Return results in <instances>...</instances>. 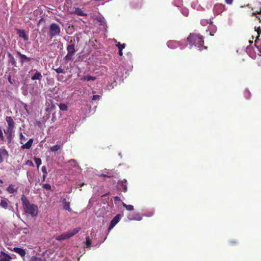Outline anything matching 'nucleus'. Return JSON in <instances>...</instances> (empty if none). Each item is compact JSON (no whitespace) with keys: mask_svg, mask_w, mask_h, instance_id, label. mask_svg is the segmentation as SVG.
I'll list each match as a JSON object with an SVG mask.
<instances>
[{"mask_svg":"<svg viewBox=\"0 0 261 261\" xmlns=\"http://www.w3.org/2000/svg\"><path fill=\"white\" fill-rule=\"evenodd\" d=\"M21 200L24 212L27 214H30L32 217L37 215L38 210L36 205L31 204L27 197L24 195L21 196Z\"/></svg>","mask_w":261,"mask_h":261,"instance_id":"f257e3e1","label":"nucleus"},{"mask_svg":"<svg viewBox=\"0 0 261 261\" xmlns=\"http://www.w3.org/2000/svg\"><path fill=\"white\" fill-rule=\"evenodd\" d=\"M187 40L191 45L197 46L199 50H202L207 48V47L203 45L204 40L203 37L199 35L190 34L187 38Z\"/></svg>","mask_w":261,"mask_h":261,"instance_id":"f03ea898","label":"nucleus"},{"mask_svg":"<svg viewBox=\"0 0 261 261\" xmlns=\"http://www.w3.org/2000/svg\"><path fill=\"white\" fill-rule=\"evenodd\" d=\"M6 120L8 123L7 128L4 130V133L7 136L8 143H10L13 139L15 122L11 116H7Z\"/></svg>","mask_w":261,"mask_h":261,"instance_id":"7ed1b4c3","label":"nucleus"},{"mask_svg":"<svg viewBox=\"0 0 261 261\" xmlns=\"http://www.w3.org/2000/svg\"><path fill=\"white\" fill-rule=\"evenodd\" d=\"M61 33V28L59 24L52 23L49 26L48 36L50 39L58 36Z\"/></svg>","mask_w":261,"mask_h":261,"instance_id":"20e7f679","label":"nucleus"},{"mask_svg":"<svg viewBox=\"0 0 261 261\" xmlns=\"http://www.w3.org/2000/svg\"><path fill=\"white\" fill-rule=\"evenodd\" d=\"M81 230V227H76L72 230L63 233L61 235L58 236L56 237V239L58 241H62L68 239L75 234L77 233Z\"/></svg>","mask_w":261,"mask_h":261,"instance_id":"39448f33","label":"nucleus"},{"mask_svg":"<svg viewBox=\"0 0 261 261\" xmlns=\"http://www.w3.org/2000/svg\"><path fill=\"white\" fill-rule=\"evenodd\" d=\"M120 215L117 214L116 216H115L113 219L111 220L110 222V224L109 227V231L112 229L116 225L117 223L119 222L120 219Z\"/></svg>","mask_w":261,"mask_h":261,"instance_id":"423d86ee","label":"nucleus"},{"mask_svg":"<svg viewBox=\"0 0 261 261\" xmlns=\"http://www.w3.org/2000/svg\"><path fill=\"white\" fill-rule=\"evenodd\" d=\"M167 45L168 47L171 49H175L180 46L181 44L180 42L176 40H170L167 42Z\"/></svg>","mask_w":261,"mask_h":261,"instance_id":"0eeeda50","label":"nucleus"},{"mask_svg":"<svg viewBox=\"0 0 261 261\" xmlns=\"http://www.w3.org/2000/svg\"><path fill=\"white\" fill-rule=\"evenodd\" d=\"M17 54L20 57V62L22 64L24 62H31L32 60L34 61L35 59L28 57L25 55L22 54L20 52L17 51Z\"/></svg>","mask_w":261,"mask_h":261,"instance_id":"6e6552de","label":"nucleus"},{"mask_svg":"<svg viewBox=\"0 0 261 261\" xmlns=\"http://www.w3.org/2000/svg\"><path fill=\"white\" fill-rule=\"evenodd\" d=\"M127 182L126 179H123L119 181L118 183L119 190L122 192H126L127 191Z\"/></svg>","mask_w":261,"mask_h":261,"instance_id":"1a4fd4ad","label":"nucleus"},{"mask_svg":"<svg viewBox=\"0 0 261 261\" xmlns=\"http://www.w3.org/2000/svg\"><path fill=\"white\" fill-rule=\"evenodd\" d=\"M17 34L19 36V37L23 38L24 41H28L29 40V37L26 34L25 31L24 30L21 29H17Z\"/></svg>","mask_w":261,"mask_h":261,"instance_id":"9d476101","label":"nucleus"},{"mask_svg":"<svg viewBox=\"0 0 261 261\" xmlns=\"http://www.w3.org/2000/svg\"><path fill=\"white\" fill-rule=\"evenodd\" d=\"M12 251L18 253L19 254L21 257H23L25 256L26 254V252L25 249L19 248V247H14L12 249H11Z\"/></svg>","mask_w":261,"mask_h":261,"instance_id":"9b49d317","label":"nucleus"},{"mask_svg":"<svg viewBox=\"0 0 261 261\" xmlns=\"http://www.w3.org/2000/svg\"><path fill=\"white\" fill-rule=\"evenodd\" d=\"M74 40H73V42ZM70 43H71L70 45H68L67 47V50L68 53L74 55L76 52V50L74 47V44L73 43V41L72 40H70Z\"/></svg>","mask_w":261,"mask_h":261,"instance_id":"f8f14e48","label":"nucleus"},{"mask_svg":"<svg viewBox=\"0 0 261 261\" xmlns=\"http://www.w3.org/2000/svg\"><path fill=\"white\" fill-rule=\"evenodd\" d=\"M70 14H75L79 16H87V14L84 12L80 8H75L74 11H70Z\"/></svg>","mask_w":261,"mask_h":261,"instance_id":"ddd939ff","label":"nucleus"},{"mask_svg":"<svg viewBox=\"0 0 261 261\" xmlns=\"http://www.w3.org/2000/svg\"><path fill=\"white\" fill-rule=\"evenodd\" d=\"M62 202L63 205V208L64 210L66 211H68L69 212H71L72 211V209L70 207V202L67 201L66 200V199L65 198H62Z\"/></svg>","mask_w":261,"mask_h":261,"instance_id":"4468645a","label":"nucleus"},{"mask_svg":"<svg viewBox=\"0 0 261 261\" xmlns=\"http://www.w3.org/2000/svg\"><path fill=\"white\" fill-rule=\"evenodd\" d=\"M12 257L6 253L2 251L0 255V261H11Z\"/></svg>","mask_w":261,"mask_h":261,"instance_id":"2eb2a0df","label":"nucleus"},{"mask_svg":"<svg viewBox=\"0 0 261 261\" xmlns=\"http://www.w3.org/2000/svg\"><path fill=\"white\" fill-rule=\"evenodd\" d=\"M33 71H35V73H34V74L32 76L31 80L33 81H35V80L40 81L42 79V75L41 73L36 69L33 70Z\"/></svg>","mask_w":261,"mask_h":261,"instance_id":"dca6fc26","label":"nucleus"},{"mask_svg":"<svg viewBox=\"0 0 261 261\" xmlns=\"http://www.w3.org/2000/svg\"><path fill=\"white\" fill-rule=\"evenodd\" d=\"M7 56L9 59V62L11 63L12 66H16V62L13 56L10 53L7 54Z\"/></svg>","mask_w":261,"mask_h":261,"instance_id":"f3484780","label":"nucleus"},{"mask_svg":"<svg viewBox=\"0 0 261 261\" xmlns=\"http://www.w3.org/2000/svg\"><path fill=\"white\" fill-rule=\"evenodd\" d=\"M33 142V139H30L25 144H23L21 146V148L22 149H29L31 147Z\"/></svg>","mask_w":261,"mask_h":261,"instance_id":"a211bd4d","label":"nucleus"},{"mask_svg":"<svg viewBox=\"0 0 261 261\" xmlns=\"http://www.w3.org/2000/svg\"><path fill=\"white\" fill-rule=\"evenodd\" d=\"M8 152L5 149H0V163L3 161V157L8 156Z\"/></svg>","mask_w":261,"mask_h":261,"instance_id":"6ab92c4d","label":"nucleus"},{"mask_svg":"<svg viewBox=\"0 0 261 261\" xmlns=\"http://www.w3.org/2000/svg\"><path fill=\"white\" fill-rule=\"evenodd\" d=\"M17 189L15 188V186L13 185H10L7 188V191L10 194H13L17 191Z\"/></svg>","mask_w":261,"mask_h":261,"instance_id":"aec40b11","label":"nucleus"},{"mask_svg":"<svg viewBox=\"0 0 261 261\" xmlns=\"http://www.w3.org/2000/svg\"><path fill=\"white\" fill-rule=\"evenodd\" d=\"M95 79H96V77L94 76H92L91 75H87V76H84L81 79V80L90 81H94Z\"/></svg>","mask_w":261,"mask_h":261,"instance_id":"412c9836","label":"nucleus"},{"mask_svg":"<svg viewBox=\"0 0 261 261\" xmlns=\"http://www.w3.org/2000/svg\"><path fill=\"white\" fill-rule=\"evenodd\" d=\"M224 6L221 4L216 5L214 7L215 10H216L217 9L219 10V11L218 12L219 13H222L224 10Z\"/></svg>","mask_w":261,"mask_h":261,"instance_id":"4be33fe9","label":"nucleus"},{"mask_svg":"<svg viewBox=\"0 0 261 261\" xmlns=\"http://www.w3.org/2000/svg\"><path fill=\"white\" fill-rule=\"evenodd\" d=\"M122 204L128 211H133L134 210V206L132 205H127L123 202H122Z\"/></svg>","mask_w":261,"mask_h":261,"instance_id":"5701e85b","label":"nucleus"},{"mask_svg":"<svg viewBox=\"0 0 261 261\" xmlns=\"http://www.w3.org/2000/svg\"><path fill=\"white\" fill-rule=\"evenodd\" d=\"M59 109L61 111H67L68 109V106L65 103H60L58 105Z\"/></svg>","mask_w":261,"mask_h":261,"instance_id":"b1692460","label":"nucleus"},{"mask_svg":"<svg viewBox=\"0 0 261 261\" xmlns=\"http://www.w3.org/2000/svg\"><path fill=\"white\" fill-rule=\"evenodd\" d=\"M61 148V146L59 145H56L50 147V150L52 152H56L59 150Z\"/></svg>","mask_w":261,"mask_h":261,"instance_id":"393cba45","label":"nucleus"},{"mask_svg":"<svg viewBox=\"0 0 261 261\" xmlns=\"http://www.w3.org/2000/svg\"><path fill=\"white\" fill-rule=\"evenodd\" d=\"M0 205L2 207L6 209L8 207V202H7V201L6 200H2L1 201V203H0Z\"/></svg>","mask_w":261,"mask_h":261,"instance_id":"a878e982","label":"nucleus"},{"mask_svg":"<svg viewBox=\"0 0 261 261\" xmlns=\"http://www.w3.org/2000/svg\"><path fill=\"white\" fill-rule=\"evenodd\" d=\"M34 160L36 163V164L37 165V168L38 169L40 165L42 163V161H41V160L40 159V158H36L35 157L34 158Z\"/></svg>","mask_w":261,"mask_h":261,"instance_id":"bb28decb","label":"nucleus"},{"mask_svg":"<svg viewBox=\"0 0 261 261\" xmlns=\"http://www.w3.org/2000/svg\"><path fill=\"white\" fill-rule=\"evenodd\" d=\"M107 173H108V174H106L102 173L100 175V176L104 177H107L108 178H111L113 176V174L111 173H113L112 171H108V172H107Z\"/></svg>","mask_w":261,"mask_h":261,"instance_id":"cd10ccee","label":"nucleus"},{"mask_svg":"<svg viewBox=\"0 0 261 261\" xmlns=\"http://www.w3.org/2000/svg\"><path fill=\"white\" fill-rule=\"evenodd\" d=\"M91 241L90 239L89 238V237H86V247H87V248L90 247H91Z\"/></svg>","mask_w":261,"mask_h":261,"instance_id":"c85d7f7f","label":"nucleus"},{"mask_svg":"<svg viewBox=\"0 0 261 261\" xmlns=\"http://www.w3.org/2000/svg\"><path fill=\"white\" fill-rule=\"evenodd\" d=\"M30 261H45V259H43L40 257L36 256H32L30 259Z\"/></svg>","mask_w":261,"mask_h":261,"instance_id":"c756f323","label":"nucleus"},{"mask_svg":"<svg viewBox=\"0 0 261 261\" xmlns=\"http://www.w3.org/2000/svg\"><path fill=\"white\" fill-rule=\"evenodd\" d=\"M116 46L119 49L122 50L125 48L126 45L125 43L121 44L120 42H118L116 44Z\"/></svg>","mask_w":261,"mask_h":261,"instance_id":"7c9ffc66","label":"nucleus"},{"mask_svg":"<svg viewBox=\"0 0 261 261\" xmlns=\"http://www.w3.org/2000/svg\"><path fill=\"white\" fill-rule=\"evenodd\" d=\"M211 23H212V21H211V20L202 19V20H201V24L202 25H205L206 24Z\"/></svg>","mask_w":261,"mask_h":261,"instance_id":"2f4dec72","label":"nucleus"},{"mask_svg":"<svg viewBox=\"0 0 261 261\" xmlns=\"http://www.w3.org/2000/svg\"><path fill=\"white\" fill-rule=\"evenodd\" d=\"M68 163L71 165V166H77V163L76 161L73 159L69 160Z\"/></svg>","mask_w":261,"mask_h":261,"instance_id":"473e14b6","label":"nucleus"},{"mask_svg":"<svg viewBox=\"0 0 261 261\" xmlns=\"http://www.w3.org/2000/svg\"><path fill=\"white\" fill-rule=\"evenodd\" d=\"M0 141L2 142H4L5 141V139L4 138L3 132L2 128L0 127Z\"/></svg>","mask_w":261,"mask_h":261,"instance_id":"72a5a7b5","label":"nucleus"},{"mask_svg":"<svg viewBox=\"0 0 261 261\" xmlns=\"http://www.w3.org/2000/svg\"><path fill=\"white\" fill-rule=\"evenodd\" d=\"M20 144H23V142L26 140L25 137L23 135L22 133H20Z\"/></svg>","mask_w":261,"mask_h":261,"instance_id":"f704fd0d","label":"nucleus"},{"mask_svg":"<svg viewBox=\"0 0 261 261\" xmlns=\"http://www.w3.org/2000/svg\"><path fill=\"white\" fill-rule=\"evenodd\" d=\"M43 188L46 189V190H51V186L49 184H45L42 186Z\"/></svg>","mask_w":261,"mask_h":261,"instance_id":"c9c22d12","label":"nucleus"},{"mask_svg":"<svg viewBox=\"0 0 261 261\" xmlns=\"http://www.w3.org/2000/svg\"><path fill=\"white\" fill-rule=\"evenodd\" d=\"M73 56V55L67 53V54L65 57L64 59L66 61L70 60L72 59V57Z\"/></svg>","mask_w":261,"mask_h":261,"instance_id":"e433bc0d","label":"nucleus"},{"mask_svg":"<svg viewBox=\"0 0 261 261\" xmlns=\"http://www.w3.org/2000/svg\"><path fill=\"white\" fill-rule=\"evenodd\" d=\"M55 70L58 73H64V70L63 69H62L61 67H59L58 68L55 69Z\"/></svg>","mask_w":261,"mask_h":261,"instance_id":"4c0bfd02","label":"nucleus"},{"mask_svg":"<svg viewBox=\"0 0 261 261\" xmlns=\"http://www.w3.org/2000/svg\"><path fill=\"white\" fill-rule=\"evenodd\" d=\"M8 80L11 84H14L16 82V80L15 79H12L10 75L8 76Z\"/></svg>","mask_w":261,"mask_h":261,"instance_id":"58836bf2","label":"nucleus"},{"mask_svg":"<svg viewBox=\"0 0 261 261\" xmlns=\"http://www.w3.org/2000/svg\"><path fill=\"white\" fill-rule=\"evenodd\" d=\"M25 164L27 165H28V166H32L33 167L34 166V164L32 162V161L31 160H28L26 163H25Z\"/></svg>","mask_w":261,"mask_h":261,"instance_id":"ea45409f","label":"nucleus"},{"mask_svg":"<svg viewBox=\"0 0 261 261\" xmlns=\"http://www.w3.org/2000/svg\"><path fill=\"white\" fill-rule=\"evenodd\" d=\"M41 170L43 174H47V169H46V168L45 166H42V167L41 168Z\"/></svg>","mask_w":261,"mask_h":261,"instance_id":"a19ab883","label":"nucleus"},{"mask_svg":"<svg viewBox=\"0 0 261 261\" xmlns=\"http://www.w3.org/2000/svg\"><path fill=\"white\" fill-rule=\"evenodd\" d=\"M99 97L100 96L98 95H94L92 99L93 100H98L99 99Z\"/></svg>","mask_w":261,"mask_h":261,"instance_id":"79ce46f5","label":"nucleus"},{"mask_svg":"<svg viewBox=\"0 0 261 261\" xmlns=\"http://www.w3.org/2000/svg\"><path fill=\"white\" fill-rule=\"evenodd\" d=\"M225 2L227 4L231 5L233 2V0H225Z\"/></svg>","mask_w":261,"mask_h":261,"instance_id":"37998d69","label":"nucleus"},{"mask_svg":"<svg viewBox=\"0 0 261 261\" xmlns=\"http://www.w3.org/2000/svg\"><path fill=\"white\" fill-rule=\"evenodd\" d=\"M114 201H120L121 199H120V198L118 196H115L114 197Z\"/></svg>","mask_w":261,"mask_h":261,"instance_id":"c03bdc74","label":"nucleus"},{"mask_svg":"<svg viewBox=\"0 0 261 261\" xmlns=\"http://www.w3.org/2000/svg\"><path fill=\"white\" fill-rule=\"evenodd\" d=\"M261 13V7L259 9V11H256L255 12L253 13V15H255L256 14H259Z\"/></svg>","mask_w":261,"mask_h":261,"instance_id":"a18cd8bd","label":"nucleus"},{"mask_svg":"<svg viewBox=\"0 0 261 261\" xmlns=\"http://www.w3.org/2000/svg\"><path fill=\"white\" fill-rule=\"evenodd\" d=\"M118 54L120 56H122L123 55L122 50L119 49Z\"/></svg>","mask_w":261,"mask_h":261,"instance_id":"49530a36","label":"nucleus"},{"mask_svg":"<svg viewBox=\"0 0 261 261\" xmlns=\"http://www.w3.org/2000/svg\"><path fill=\"white\" fill-rule=\"evenodd\" d=\"M46 176H47V174H43V176L42 177H43V181L45 180Z\"/></svg>","mask_w":261,"mask_h":261,"instance_id":"de8ad7c7","label":"nucleus"},{"mask_svg":"<svg viewBox=\"0 0 261 261\" xmlns=\"http://www.w3.org/2000/svg\"><path fill=\"white\" fill-rule=\"evenodd\" d=\"M136 220H141V218L140 216H138V218H135Z\"/></svg>","mask_w":261,"mask_h":261,"instance_id":"09e8293b","label":"nucleus"},{"mask_svg":"<svg viewBox=\"0 0 261 261\" xmlns=\"http://www.w3.org/2000/svg\"><path fill=\"white\" fill-rule=\"evenodd\" d=\"M84 185H85V184H84V182L82 183V184H81V187L83 186Z\"/></svg>","mask_w":261,"mask_h":261,"instance_id":"8fccbe9b","label":"nucleus"},{"mask_svg":"<svg viewBox=\"0 0 261 261\" xmlns=\"http://www.w3.org/2000/svg\"><path fill=\"white\" fill-rule=\"evenodd\" d=\"M246 94H247L248 95H249V94H250L249 92H248V91H246Z\"/></svg>","mask_w":261,"mask_h":261,"instance_id":"3c124183","label":"nucleus"},{"mask_svg":"<svg viewBox=\"0 0 261 261\" xmlns=\"http://www.w3.org/2000/svg\"><path fill=\"white\" fill-rule=\"evenodd\" d=\"M0 182L2 183V184L3 183V180L2 179H0Z\"/></svg>","mask_w":261,"mask_h":261,"instance_id":"603ef678","label":"nucleus"},{"mask_svg":"<svg viewBox=\"0 0 261 261\" xmlns=\"http://www.w3.org/2000/svg\"><path fill=\"white\" fill-rule=\"evenodd\" d=\"M129 219L130 220H133V218H129Z\"/></svg>","mask_w":261,"mask_h":261,"instance_id":"864d4df0","label":"nucleus"},{"mask_svg":"<svg viewBox=\"0 0 261 261\" xmlns=\"http://www.w3.org/2000/svg\"><path fill=\"white\" fill-rule=\"evenodd\" d=\"M260 53H261V50L259 51Z\"/></svg>","mask_w":261,"mask_h":261,"instance_id":"5fc2aeb1","label":"nucleus"}]
</instances>
